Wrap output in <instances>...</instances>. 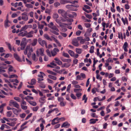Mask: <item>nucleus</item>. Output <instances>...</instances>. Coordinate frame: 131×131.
<instances>
[{
  "label": "nucleus",
  "instance_id": "1",
  "mask_svg": "<svg viewBox=\"0 0 131 131\" xmlns=\"http://www.w3.org/2000/svg\"><path fill=\"white\" fill-rule=\"evenodd\" d=\"M59 14L64 17L66 18L67 17V13L66 11L63 9H59L58 10Z\"/></svg>",
  "mask_w": 131,
  "mask_h": 131
},
{
  "label": "nucleus",
  "instance_id": "2",
  "mask_svg": "<svg viewBox=\"0 0 131 131\" xmlns=\"http://www.w3.org/2000/svg\"><path fill=\"white\" fill-rule=\"evenodd\" d=\"M39 43L42 47H43L45 45L46 47L47 48V42L44 40H42L41 38H39L38 40Z\"/></svg>",
  "mask_w": 131,
  "mask_h": 131
},
{
  "label": "nucleus",
  "instance_id": "3",
  "mask_svg": "<svg viewBox=\"0 0 131 131\" xmlns=\"http://www.w3.org/2000/svg\"><path fill=\"white\" fill-rule=\"evenodd\" d=\"M48 26L51 29H53L56 31H59L58 29L54 25L53 23L52 22H51L49 24H48Z\"/></svg>",
  "mask_w": 131,
  "mask_h": 131
},
{
  "label": "nucleus",
  "instance_id": "4",
  "mask_svg": "<svg viewBox=\"0 0 131 131\" xmlns=\"http://www.w3.org/2000/svg\"><path fill=\"white\" fill-rule=\"evenodd\" d=\"M10 102L11 104L13 105V106L17 108H19V105L16 102L13 101V100H11L10 101Z\"/></svg>",
  "mask_w": 131,
  "mask_h": 131
},
{
  "label": "nucleus",
  "instance_id": "5",
  "mask_svg": "<svg viewBox=\"0 0 131 131\" xmlns=\"http://www.w3.org/2000/svg\"><path fill=\"white\" fill-rule=\"evenodd\" d=\"M29 48L28 49V52L27 54V57L29 58L31 55V53L33 51V49L32 47H31L30 45H28Z\"/></svg>",
  "mask_w": 131,
  "mask_h": 131
},
{
  "label": "nucleus",
  "instance_id": "6",
  "mask_svg": "<svg viewBox=\"0 0 131 131\" xmlns=\"http://www.w3.org/2000/svg\"><path fill=\"white\" fill-rule=\"evenodd\" d=\"M72 44L74 46L77 47L79 46L78 41L76 38H74L72 39Z\"/></svg>",
  "mask_w": 131,
  "mask_h": 131
},
{
  "label": "nucleus",
  "instance_id": "7",
  "mask_svg": "<svg viewBox=\"0 0 131 131\" xmlns=\"http://www.w3.org/2000/svg\"><path fill=\"white\" fill-rule=\"evenodd\" d=\"M11 22L9 20H5L4 21V26L5 28L9 27L10 26V24Z\"/></svg>",
  "mask_w": 131,
  "mask_h": 131
},
{
  "label": "nucleus",
  "instance_id": "8",
  "mask_svg": "<svg viewBox=\"0 0 131 131\" xmlns=\"http://www.w3.org/2000/svg\"><path fill=\"white\" fill-rule=\"evenodd\" d=\"M20 45L21 46L20 49L21 50H23L26 46V44L25 42L23 40L21 41Z\"/></svg>",
  "mask_w": 131,
  "mask_h": 131
},
{
  "label": "nucleus",
  "instance_id": "9",
  "mask_svg": "<svg viewBox=\"0 0 131 131\" xmlns=\"http://www.w3.org/2000/svg\"><path fill=\"white\" fill-rule=\"evenodd\" d=\"M14 56L17 61L20 62H21V60L17 54L14 53Z\"/></svg>",
  "mask_w": 131,
  "mask_h": 131
},
{
  "label": "nucleus",
  "instance_id": "10",
  "mask_svg": "<svg viewBox=\"0 0 131 131\" xmlns=\"http://www.w3.org/2000/svg\"><path fill=\"white\" fill-rule=\"evenodd\" d=\"M70 126V124L68 122H66L64 123L62 125L61 127H66V128H68Z\"/></svg>",
  "mask_w": 131,
  "mask_h": 131
},
{
  "label": "nucleus",
  "instance_id": "11",
  "mask_svg": "<svg viewBox=\"0 0 131 131\" xmlns=\"http://www.w3.org/2000/svg\"><path fill=\"white\" fill-rule=\"evenodd\" d=\"M54 60L56 61V63L59 65H61L62 64V62L57 58L54 59Z\"/></svg>",
  "mask_w": 131,
  "mask_h": 131
},
{
  "label": "nucleus",
  "instance_id": "12",
  "mask_svg": "<svg viewBox=\"0 0 131 131\" xmlns=\"http://www.w3.org/2000/svg\"><path fill=\"white\" fill-rule=\"evenodd\" d=\"M34 32L33 31H31L28 33L27 32L26 37L27 38L32 37H33L32 34H34Z\"/></svg>",
  "mask_w": 131,
  "mask_h": 131
},
{
  "label": "nucleus",
  "instance_id": "13",
  "mask_svg": "<svg viewBox=\"0 0 131 131\" xmlns=\"http://www.w3.org/2000/svg\"><path fill=\"white\" fill-rule=\"evenodd\" d=\"M98 120V119H94V118H92L90 120V124H94L95 123L96 121H97Z\"/></svg>",
  "mask_w": 131,
  "mask_h": 131
},
{
  "label": "nucleus",
  "instance_id": "14",
  "mask_svg": "<svg viewBox=\"0 0 131 131\" xmlns=\"http://www.w3.org/2000/svg\"><path fill=\"white\" fill-rule=\"evenodd\" d=\"M6 106L5 104H3L0 106V113H2L3 112L4 107Z\"/></svg>",
  "mask_w": 131,
  "mask_h": 131
},
{
  "label": "nucleus",
  "instance_id": "15",
  "mask_svg": "<svg viewBox=\"0 0 131 131\" xmlns=\"http://www.w3.org/2000/svg\"><path fill=\"white\" fill-rule=\"evenodd\" d=\"M64 62H67L69 63L71 62V60L70 59H61Z\"/></svg>",
  "mask_w": 131,
  "mask_h": 131
},
{
  "label": "nucleus",
  "instance_id": "16",
  "mask_svg": "<svg viewBox=\"0 0 131 131\" xmlns=\"http://www.w3.org/2000/svg\"><path fill=\"white\" fill-rule=\"evenodd\" d=\"M45 96H44L43 97L40 98L39 99V102L42 103H44L45 102Z\"/></svg>",
  "mask_w": 131,
  "mask_h": 131
},
{
  "label": "nucleus",
  "instance_id": "17",
  "mask_svg": "<svg viewBox=\"0 0 131 131\" xmlns=\"http://www.w3.org/2000/svg\"><path fill=\"white\" fill-rule=\"evenodd\" d=\"M38 50L39 52H40V55L41 56H44V54H43L44 51V49L43 48H41L39 49Z\"/></svg>",
  "mask_w": 131,
  "mask_h": 131
},
{
  "label": "nucleus",
  "instance_id": "18",
  "mask_svg": "<svg viewBox=\"0 0 131 131\" xmlns=\"http://www.w3.org/2000/svg\"><path fill=\"white\" fill-rule=\"evenodd\" d=\"M37 40L36 39H34L33 40L31 44L32 46H35L37 43Z\"/></svg>",
  "mask_w": 131,
  "mask_h": 131
},
{
  "label": "nucleus",
  "instance_id": "19",
  "mask_svg": "<svg viewBox=\"0 0 131 131\" xmlns=\"http://www.w3.org/2000/svg\"><path fill=\"white\" fill-rule=\"evenodd\" d=\"M27 34V31H25L24 32H22L21 33H20L19 35L20 36L22 37H24L25 36H26V35Z\"/></svg>",
  "mask_w": 131,
  "mask_h": 131
},
{
  "label": "nucleus",
  "instance_id": "20",
  "mask_svg": "<svg viewBox=\"0 0 131 131\" xmlns=\"http://www.w3.org/2000/svg\"><path fill=\"white\" fill-rule=\"evenodd\" d=\"M50 31L51 32L53 33L55 35H59V33L58 32V31H56L53 29H51L50 30Z\"/></svg>",
  "mask_w": 131,
  "mask_h": 131
},
{
  "label": "nucleus",
  "instance_id": "21",
  "mask_svg": "<svg viewBox=\"0 0 131 131\" xmlns=\"http://www.w3.org/2000/svg\"><path fill=\"white\" fill-rule=\"evenodd\" d=\"M44 37L45 38L49 41H52V39L47 34H45L44 35Z\"/></svg>",
  "mask_w": 131,
  "mask_h": 131
},
{
  "label": "nucleus",
  "instance_id": "22",
  "mask_svg": "<svg viewBox=\"0 0 131 131\" xmlns=\"http://www.w3.org/2000/svg\"><path fill=\"white\" fill-rule=\"evenodd\" d=\"M12 110L14 113L16 115H17L18 114L19 112V111L18 110L14 108H13Z\"/></svg>",
  "mask_w": 131,
  "mask_h": 131
},
{
  "label": "nucleus",
  "instance_id": "23",
  "mask_svg": "<svg viewBox=\"0 0 131 131\" xmlns=\"http://www.w3.org/2000/svg\"><path fill=\"white\" fill-rule=\"evenodd\" d=\"M122 20L124 25H125L126 23L127 24H128V20L126 18H125V19H124L123 17H122Z\"/></svg>",
  "mask_w": 131,
  "mask_h": 131
},
{
  "label": "nucleus",
  "instance_id": "24",
  "mask_svg": "<svg viewBox=\"0 0 131 131\" xmlns=\"http://www.w3.org/2000/svg\"><path fill=\"white\" fill-rule=\"evenodd\" d=\"M22 19L25 21H27L28 19V17L27 15L22 16Z\"/></svg>",
  "mask_w": 131,
  "mask_h": 131
},
{
  "label": "nucleus",
  "instance_id": "25",
  "mask_svg": "<svg viewBox=\"0 0 131 131\" xmlns=\"http://www.w3.org/2000/svg\"><path fill=\"white\" fill-rule=\"evenodd\" d=\"M52 17L54 19H56L58 18L59 15L56 13H54L53 14Z\"/></svg>",
  "mask_w": 131,
  "mask_h": 131
},
{
  "label": "nucleus",
  "instance_id": "26",
  "mask_svg": "<svg viewBox=\"0 0 131 131\" xmlns=\"http://www.w3.org/2000/svg\"><path fill=\"white\" fill-rule=\"evenodd\" d=\"M29 48L28 45L27 46L26 49L24 51V53L25 54V55H27L28 53V49Z\"/></svg>",
  "mask_w": 131,
  "mask_h": 131
},
{
  "label": "nucleus",
  "instance_id": "27",
  "mask_svg": "<svg viewBox=\"0 0 131 131\" xmlns=\"http://www.w3.org/2000/svg\"><path fill=\"white\" fill-rule=\"evenodd\" d=\"M48 77L50 79L54 80H56L57 79V78L56 77L53 76L51 75H48Z\"/></svg>",
  "mask_w": 131,
  "mask_h": 131
},
{
  "label": "nucleus",
  "instance_id": "28",
  "mask_svg": "<svg viewBox=\"0 0 131 131\" xmlns=\"http://www.w3.org/2000/svg\"><path fill=\"white\" fill-rule=\"evenodd\" d=\"M40 74H39L38 76L39 78H43L44 76L45 75L44 73L41 72H40Z\"/></svg>",
  "mask_w": 131,
  "mask_h": 131
},
{
  "label": "nucleus",
  "instance_id": "29",
  "mask_svg": "<svg viewBox=\"0 0 131 131\" xmlns=\"http://www.w3.org/2000/svg\"><path fill=\"white\" fill-rule=\"evenodd\" d=\"M60 2L62 4H64L66 3H68V1L66 0H60Z\"/></svg>",
  "mask_w": 131,
  "mask_h": 131
},
{
  "label": "nucleus",
  "instance_id": "30",
  "mask_svg": "<svg viewBox=\"0 0 131 131\" xmlns=\"http://www.w3.org/2000/svg\"><path fill=\"white\" fill-rule=\"evenodd\" d=\"M28 27V26L27 25H25L24 27H22L21 29H20V31H21L24 30H25Z\"/></svg>",
  "mask_w": 131,
  "mask_h": 131
},
{
  "label": "nucleus",
  "instance_id": "31",
  "mask_svg": "<svg viewBox=\"0 0 131 131\" xmlns=\"http://www.w3.org/2000/svg\"><path fill=\"white\" fill-rule=\"evenodd\" d=\"M19 96L21 97L22 99V100H24L25 99L27 100V97H25V95L23 94H20L19 95Z\"/></svg>",
  "mask_w": 131,
  "mask_h": 131
},
{
  "label": "nucleus",
  "instance_id": "32",
  "mask_svg": "<svg viewBox=\"0 0 131 131\" xmlns=\"http://www.w3.org/2000/svg\"><path fill=\"white\" fill-rule=\"evenodd\" d=\"M12 114V111H8L7 113V116L8 117H10Z\"/></svg>",
  "mask_w": 131,
  "mask_h": 131
},
{
  "label": "nucleus",
  "instance_id": "33",
  "mask_svg": "<svg viewBox=\"0 0 131 131\" xmlns=\"http://www.w3.org/2000/svg\"><path fill=\"white\" fill-rule=\"evenodd\" d=\"M25 6L28 8H33V6L30 4H26Z\"/></svg>",
  "mask_w": 131,
  "mask_h": 131
},
{
  "label": "nucleus",
  "instance_id": "34",
  "mask_svg": "<svg viewBox=\"0 0 131 131\" xmlns=\"http://www.w3.org/2000/svg\"><path fill=\"white\" fill-rule=\"evenodd\" d=\"M78 83V82H72V84L74 85L73 86L74 87L77 88H80V86L78 84H77Z\"/></svg>",
  "mask_w": 131,
  "mask_h": 131
},
{
  "label": "nucleus",
  "instance_id": "35",
  "mask_svg": "<svg viewBox=\"0 0 131 131\" xmlns=\"http://www.w3.org/2000/svg\"><path fill=\"white\" fill-rule=\"evenodd\" d=\"M60 26L62 28L64 27L66 24L64 23H62L60 22L59 24Z\"/></svg>",
  "mask_w": 131,
  "mask_h": 131
},
{
  "label": "nucleus",
  "instance_id": "36",
  "mask_svg": "<svg viewBox=\"0 0 131 131\" xmlns=\"http://www.w3.org/2000/svg\"><path fill=\"white\" fill-rule=\"evenodd\" d=\"M51 56L54 57L57 54V53L55 52L54 50H52L51 51Z\"/></svg>",
  "mask_w": 131,
  "mask_h": 131
},
{
  "label": "nucleus",
  "instance_id": "37",
  "mask_svg": "<svg viewBox=\"0 0 131 131\" xmlns=\"http://www.w3.org/2000/svg\"><path fill=\"white\" fill-rule=\"evenodd\" d=\"M68 52L71 56H74V52L73 51L70 50L68 51Z\"/></svg>",
  "mask_w": 131,
  "mask_h": 131
},
{
  "label": "nucleus",
  "instance_id": "38",
  "mask_svg": "<svg viewBox=\"0 0 131 131\" xmlns=\"http://www.w3.org/2000/svg\"><path fill=\"white\" fill-rule=\"evenodd\" d=\"M62 55L67 58H69L70 57L68 54L67 53L63 52L62 53Z\"/></svg>",
  "mask_w": 131,
  "mask_h": 131
},
{
  "label": "nucleus",
  "instance_id": "39",
  "mask_svg": "<svg viewBox=\"0 0 131 131\" xmlns=\"http://www.w3.org/2000/svg\"><path fill=\"white\" fill-rule=\"evenodd\" d=\"M32 58L33 60L35 61H37L38 60L37 58H36V54L35 53L32 54Z\"/></svg>",
  "mask_w": 131,
  "mask_h": 131
},
{
  "label": "nucleus",
  "instance_id": "40",
  "mask_svg": "<svg viewBox=\"0 0 131 131\" xmlns=\"http://www.w3.org/2000/svg\"><path fill=\"white\" fill-rule=\"evenodd\" d=\"M46 52L48 56L50 57H51V52H50L49 49H47L46 50Z\"/></svg>",
  "mask_w": 131,
  "mask_h": 131
},
{
  "label": "nucleus",
  "instance_id": "41",
  "mask_svg": "<svg viewBox=\"0 0 131 131\" xmlns=\"http://www.w3.org/2000/svg\"><path fill=\"white\" fill-rule=\"evenodd\" d=\"M75 50L76 52L79 54H80L81 53L82 51L80 49L76 48Z\"/></svg>",
  "mask_w": 131,
  "mask_h": 131
},
{
  "label": "nucleus",
  "instance_id": "42",
  "mask_svg": "<svg viewBox=\"0 0 131 131\" xmlns=\"http://www.w3.org/2000/svg\"><path fill=\"white\" fill-rule=\"evenodd\" d=\"M29 102L30 104L33 106H35L37 105L36 103L35 102L31 101Z\"/></svg>",
  "mask_w": 131,
  "mask_h": 131
},
{
  "label": "nucleus",
  "instance_id": "43",
  "mask_svg": "<svg viewBox=\"0 0 131 131\" xmlns=\"http://www.w3.org/2000/svg\"><path fill=\"white\" fill-rule=\"evenodd\" d=\"M54 6L56 7H57L58 6L60 5V3L58 2H56L54 3Z\"/></svg>",
  "mask_w": 131,
  "mask_h": 131
},
{
  "label": "nucleus",
  "instance_id": "44",
  "mask_svg": "<svg viewBox=\"0 0 131 131\" xmlns=\"http://www.w3.org/2000/svg\"><path fill=\"white\" fill-rule=\"evenodd\" d=\"M94 47L92 46L91 47L90 49V52L91 53H93L94 52Z\"/></svg>",
  "mask_w": 131,
  "mask_h": 131
},
{
  "label": "nucleus",
  "instance_id": "45",
  "mask_svg": "<svg viewBox=\"0 0 131 131\" xmlns=\"http://www.w3.org/2000/svg\"><path fill=\"white\" fill-rule=\"evenodd\" d=\"M6 45L7 46L8 48L10 51L12 50V49L11 47V45L8 42H5Z\"/></svg>",
  "mask_w": 131,
  "mask_h": 131
},
{
  "label": "nucleus",
  "instance_id": "46",
  "mask_svg": "<svg viewBox=\"0 0 131 131\" xmlns=\"http://www.w3.org/2000/svg\"><path fill=\"white\" fill-rule=\"evenodd\" d=\"M39 87L42 88L44 89L45 88L46 86L44 84L41 83L39 85Z\"/></svg>",
  "mask_w": 131,
  "mask_h": 131
},
{
  "label": "nucleus",
  "instance_id": "47",
  "mask_svg": "<svg viewBox=\"0 0 131 131\" xmlns=\"http://www.w3.org/2000/svg\"><path fill=\"white\" fill-rule=\"evenodd\" d=\"M27 104L26 102L24 100H22V101L21 103V106L22 105H26Z\"/></svg>",
  "mask_w": 131,
  "mask_h": 131
},
{
  "label": "nucleus",
  "instance_id": "48",
  "mask_svg": "<svg viewBox=\"0 0 131 131\" xmlns=\"http://www.w3.org/2000/svg\"><path fill=\"white\" fill-rule=\"evenodd\" d=\"M8 66L9 67V68L8 69L9 71L11 72L13 71V67L12 66L10 65H9Z\"/></svg>",
  "mask_w": 131,
  "mask_h": 131
},
{
  "label": "nucleus",
  "instance_id": "49",
  "mask_svg": "<svg viewBox=\"0 0 131 131\" xmlns=\"http://www.w3.org/2000/svg\"><path fill=\"white\" fill-rule=\"evenodd\" d=\"M65 118L64 117H62L60 118H59L57 119V122H59V121H63L65 120Z\"/></svg>",
  "mask_w": 131,
  "mask_h": 131
},
{
  "label": "nucleus",
  "instance_id": "50",
  "mask_svg": "<svg viewBox=\"0 0 131 131\" xmlns=\"http://www.w3.org/2000/svg\"><path fill=\"white\" fill-rule=\"evenodd\" d=\"M53 111V109L49 111L48 112V113L46 115L47 116V117L49 116H50V114Z\"/></svg>",
  "mask_w": 131,
  "mask_h": 131
},
{
  "label": "nucleus",
  "instance_id": "51",
  "mask_svg": "<svg viewBox=\"0 0 131 131\" xmlns=\"http://www.w3.org/2000/svg\"><path fill=\"white\" fill-rule=\"evenodd\" d=\"M53 111V109L49 111L48 112V113L46 115L47 116V117L49 116H50V114Z\"/></svg>",
  "mask_w": 131,
  "mask_h": 131
},
{
  "label": "nucleus",
  "instance_id": "52",
  "mask_svg": "<svg viewBox=\"0 0 131 131\" xmlns=\"http://www.w3.org/2000/svg\"><path fill=\"white\" fill-rule=\"evenodd\" d=\"M58 101L61 102L63 101L64 99L63 97H58Z\"/></svg>",
  "mask_w": 131,
  "mask_h": 131
},
{
  "label": "nucleus",
  "instance_id": "53",
  "mask_svg": "<svg viewBox=\"0 0 131 131\" xmlns=\"http://www.w3.org/2000/svg\"><path fill=\"white\" fill-rule=\"evenodd\" d=\"M76 79L77 80H82L83 79L82 78L80 75H78L76 77Z\"/></svg>",
  "mask_w": 131,
  "mask_h": 131
},
{
  "label": "nucleus",
  "instance_id": "54",
  "mask_svg": "<svg viewBox=\"0 0 131 131\" xmlns=\"http://www.w3.org/2000/svg\"><path fill=\"white\" fill-rule=\"evenodd\" d=\"M71 97L74 100H75L77 98L72 93H71L70 95Z\"/></svg>",
  "mask_w": 131,
  "mask_h": 131
},
{
  "label": "nucleus",
  "instance_id": "55",
  "mask_svg": "<svg viewBox=\"0 0 131 131\" xmlns=\"http://www.w3.org/2000/svg\"><path fill=\"white\" fill-rule=\"evenodd\" d=\"M91 116L93 117L97 118L98 116L96 115L95 113H92L91 114Z\"/></svg>",
  "mask_w": 131,
  "mask_h": 131
},
{
  "label": "nucleus",
  "instance_id": "56",
  "mask_svg": "<svg viewBox=\"0 0 131 131\" xmlns=\"http://www.w3.org/2000/svg\"><path fill=\"white\" fill-rule=\"evenodd\" d=\"M14 100L17 101L18 102H20V99L19 97H14Z\"/></svg>",
  "mask_w": 131,
  "mask_h": 131
},
{
  "label": "nucleus",
  "instance_id": "57",
  "mask_svg": "<svg viewBox=\"0 0 131 131\" xmlns=\"http://www.w3.org/2000/svg\"><path fill=\"white\" fill-rule=\"evenodd\" d=\"M66 104V102H64L63 101H62L60 102V105L61 106H63L65 105Z\"/></svg>",
  "mask_w": 131,
  "mask_h": 131
},
{
  "label": "nucleus",
  "instance_id": "58",
  "mask_svg": "<svg viewBox=\"0 0 131 131\" xmlns=\"http://www.w3.org/2000/svg\"><path fill=\"white\" fill-rule=\"evenodd\" d=\"M38 108L39 107L38 106L33 107L32 108V110L34 111H37L38 110Z\"/></svg>",
  "mask_w": 131,
  "mask_h": 131
},
{
  "label": "nucleus",
  "instance_id": "59",
  "mask_svg": "<svg viewBox=\"0 0 131 131\" xmlns=\"http://www.w3.org/2000/svg\"><path fill=\"white\" fill-rule=\"evenodd\" d=\"M80 75L83 79V80L85 78V75L84 73H81L80 74Z\"/></svg>",
  "mask_w": 131,
  "mask_h": 131
},
{
  "label": "nucleus",
  "instance_id": "60",
  "mask_svg": "<svg viewBox=\"0 0 131 131\" xmlns=\"http://www.w3.org/2000/svg\"><path fill=\"white\" fill-rule=\"evenodd\" d=\"M81 33V31L80 30H78L76 33V35L77 36H80Z\"/></svg>",
  "mask_w": 131,
  "mask_h": 131
},
{
  "label": "nucleus",
  "instance_id": "61",
  "mask_svg": "<svg viewBox=\"0 0 131 131\" xmlns=\"http://www.w3.org/2000/svg\"><path fill=\"white\" fill-rule=\"evenodd\" d=\"M21 108L23 110H26L27 109V107L26 105H22L21 106Z\"/></svg>",
  "mask_w": 131,
  "mask_h": 131
},
{
  "label": "nucleus",
  "instance_id": "62",
  "mask_svg": "<svg viewBox=\"0 0 131 131\" xmlns=\"http://www.w3.org/2000/svg\"><path fill=\"white\" fill-rule=\"evenodd\" d=\"M73 6L72 5H68L66 6V8L68 9H70L71 7Z\"/></svg>",
  "mask_w": 131,
  "mask_h": 131
},
{
  "label": "nucleus",
  "instance_id": "63",
  "mask_svg": "<svg viewBox=\"0 0 131 131\" xmlns=\"http://www.w3.org/2000/svg\"><path fill=\"white\" fill-rule=\"evenodd\" d=\"M65 67L66 68H68L70 66V64L69 63H64Z\"/></svg>",
  "mask_w": 131,
  "mask_h": 131
},
{
  "label": "nucleus",
  "instance_id": "64",
  "mask_svg": "<svg viewBox=\"0 0 131 131\" xmlns=\"http://www.w3.org/2000/svg\"><path fill=\"white\" fill-rule=\"evenodd\" d=\"M40 127H41V131H42V130L43 129H44V126L43 125V124L42 123H41L40 124Z\"/></svg>",
  "mask_w": 131,
  "mask_h": 131
}]
</instances>
